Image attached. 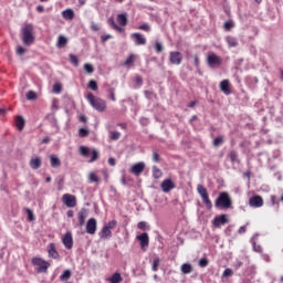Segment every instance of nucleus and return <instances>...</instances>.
I'll return each mask as SVG.
<instances>
[{
    "label": "nucleus",
    "instance_id": "57",
    "mask_svg": "<svg viewBox=\"0 0 283 283\" xmlns=\"http://www.w3.org/2000/svg\"><path fill=\"white\" fill-rule=\"evenodd\" d=\"M138 30H144L145 32H149V24L148 23H144L142 24Z\"/></svg>",
    "mask_w": 283,
    "mask_h": 283
},
{
    "label": "nucleus",
    "instance_id": "1",
    "mask_svg": "<svg viewBox=\"0 0 283 283\" xmlns=\"http://www.w3.org/2000/svg\"><path fill=\"white\" fill-rule=\"evenodd\" d=\"M22 43L24 45H32L34 43V25L27 23L22 27Z\"/></svg>",
    "mask_w": 283,
    "mask_h": 283
},
{
    "label": "nucleus",
    "instance_id": "53",
    "mask_svg": "<svg viewBox=\"0 0 283 283\" xmlns=\"http://www.w3.org/2000/svg\"><path fill=\"white\" fill-rule=\"evenodd\" d=\"M91 30H93V32H98L101 30V27L97 23L92 22Z\"/></svg>",
    "mask_w": 283,
    "mask_h": 283
},
{
    "label": "nucleus",
    "instance_id": "43",
    "mask_svg": "<svg viewBox=\"0 0 283 283\" xmlns=\"http://www.w3.org/2000/svg\"><path fill=\"white\" fill-rule=\"evenodd\" d=\"M78 135H80L82 138H85V137L90 136V130H88L87 128H80Z\"/></svg>",
    "mask_w": 283,
    "mask_h": 283
},
{
    "label": "nucleus",
    "instance_id": "5",
    "mask_svg": "<svg viewBox=\"0 0 283 283\" xmlns=\"http://www.w3.org/2000/svg\"><path fill=\"white\" fill-rule=\"evenodd\" d=\"M31 262L35 266L36 273H45L50 269V263L41 258H33Z\"/></svg>",
    "mask_w": 283,
    "mask_h": 283
},
{
    "label": "nucleus",
    "instance_id": "2",
    "mask_svg": "<svg viewBox=\"0 0 283 283\" xmlns=\"http://www.w3.org/2000/svg\"><path fill=\"white\" fill-rule=\"evenodd\" d=\"M232 205L233 200H231L229 192H220L214 202L217 209H231Z\"/></svg>",
    "mask_w": 283,
    "mask_h": 283
},
{
    "label": "nucleus",
    "instance_id": "25",
    "mask_svg": "<svg viewBox=\"0 0 283 283\" xmlns=\"http://www.w3.org/2000/svg\"><path fill=\"white\" fill-rule=\"evenodd\" d=\"M15 125L19 132H22V129L25 127V119L23 118V116H18L15 118Z\"/></svg>",
    "mask_w": 283,
    "mask_h": 283
},
{
    "label": "nucleus",
    "instance_id": "60",
    "mask_svg": "<svg viewBox=\"0 0 283 283\" xmlns=\"http://www.w3.org/2000/svg\"><path fill=\"white\" fill-rule=\"evenodd\" d=\"M108 165H111V167H114L116 165V159H114L113 157H111L108 159Z\"/></svg>",
    "mask_w": 283,
    "mask_h": 283
},
{
    "label": "nucleus",
    "instance_id": "3",
    "mask_svg": "<svg viewBox=\"0 0 283 283\" xmlns=\"http://www.w3.org/2000/svg\"><path fill=\"white\" fill-rule=\"evenodd\" d=\"M86 98L96 112H105V109H107V103H105V99L94 96L93 93H88Z\"/></svg>",
    "mask_w": 283,
    "mask_h": 283
},
{
    "label": "nucleus",
    "instance_id": "8",
    "mask_svg": "<svg viewBox=\"0 0 283 283\" xmlns=\"http://www.w3.org/2000/svg\"><path fill=\"white\" fill-rule=\"evenodd\" d=\"M212 224L213 227H217L218 229H220V227H223V224H229V219L227 214H220L219 217H216L212 220Z\"/></svg>",
    "mask_w": 283,
    "mask_h": 283
},
{
    "label": "nucleus",
    "instance_id": "22",
    "mask_svg": "<svg viewBox=\"0 0 283 283\" xmlns=\"http://www.w3.org/2000/svg\"><path fill=\"white\" fill-rule=\"evenodd\" d=\"M87 218V209L82 208L78 212V222L80 227H83L85 224V219Z\"/></svg>",
    "mask_w": 283,
    "mask_h": 283
},
{
    "label": "nucleus",
    "instance_id": "19",
    "mask_svg": "<svg viewBox=\"0 0 283 283\" xmlns=\"http://www.w3.org/2000/svg\"><path fill=\"white\" fill-rule=\"evenodd\" d=\"M98 235L103 240H107V239L112 238V230H109V228H106L104 226L103 229L99 231Z\"/></svg>",
    "mask_w": 283,
    "mask_h": 283
},
{
    "label": "nucleus",
    "instance_id": "64",
    "mask_svg": "<svg viewBox=\"0 0 283 283\" xmlns=\"http://www.w3.org/2000/svg\"><path fill=\"white\" fill-rule=\"evenodd\" d=\"M48 143H50V137L42 138V144L43 145H48Z\"/></svg>",
    "mask_w": 283,
    "mask_h": 283
},
{
    "label": "nucleus",
    "instance_id": "7",
    "mask_svg": "<svg viewBox=\"0 0 283 283\" xmlns=\"http://www.w3.org/2000/svg\"><path fill=\"white\" fill-rule=\"evenodd\" d=\"M62 202L70 209L76 207V197L74 195L65 193L62 197Z\"/></svg>",
    "mask_w": 283,
    "mask_h": 283
},
{
    "label": "nucleus",
    "instance_id": "49",
    "mask_svg": "<svg viewBox=\"0 0 283 283\" xmlns=\"http://www.w3.org/2000/svg\"><path fill=\"white\" fill-rule=\"evenodd\" d=\"M63 87L61 86V84H54L53 85V92H55V94H61Z\"/></svg>",
    "mask_w": 283,
    "mask_h": 283
},
{
    "label": "nucleus",
    "instance_id": "38",
    "mask_svg": "<svg viewBox=\"0 0 283 283\" xmlns=\"http://www.w3.org/2000/svg\"><path fill=\"white\" fill-rule=\"evenodd\" d=\"M27 101H36V93L34 91H29L27 93Z\"/></svg>",
    "mask_w": 283,
    "mask_h": 283
},
{
    "label": "nucleus",
    "instance_id": "61",
    "mask_svg": "<svg viewBox=\"0 0 283 283\" xmlns=\"http://www.w3.org/2000/svg\"><path fill=\"white\" fill-rule=\"evenodd\" d=\"M135 81H136L137 85H143V77L136 76Z\"/></svg>",
    "mask_w": 283,
    "mask_h": 283
},
{
    "label": "nucleus",
    "instance_id": "23",
    "mask_svg": "<svg viewBox=\"0 0 283 283\" xmlns=\"http://www.w3.org/2000/svg\"><path fill=\"white\" fill-rule=\"evenodd\" d=\"M49 256L56 260L59 258V252L56 251V245L54 243H50L49 245Z\"/></svg>",
    "mask_w": 283,
    "mask_h": 283
},
{
    "label": "nucleus",
    "instance_id": "63",
    "mask_svg": "<svg viewBox=\"0 0 283 283\" xmlns=\"http://www.w3.org/2000/svg\"><path fill=\"white\" fill-rule=\"evenodd\" d=\"M239 233H247V226H242V227L239 229Z\"/></svg>",
    "mask_w": 283,
    "mask_h": 283
},
{
    "label": "nucleus",
    "instance_id": "45",
    "mask_svg": "<svg viewBox=\"0 0 283 283\" xmlns=\"http://www.w3.org/2000/svg\"><path fill=\"white\" fill-rule=\"evenodd\" d=\"M109 138H111V140H118V138H120V133L109 132Z\"/></svg>",
    "mask_w": 283,
    "mask_h": 283
},
{
    "label": "nucleus",
    "instance_id": "34",
    "mask_svg": "<svg viewBox=\"0 0 283 283\" xmlns=\"http://www.w3.org/2000/svg\"><path fill=\"white\" fill-rule=\"evenodd\" d=\"M88 182H101V179L98 178V176H96V174L90 172Z\"/></svg>",
    "mask_w": 283,
    "mask_h": 283
},
{
    "label": "nucleus",
    "instance_id": "33",
    "mask_svg": "<svg viewBox=\"0 0 283 283\" xmlns=\"http://www.w3.org/2000/svg\"><path fill=\"white\" fill-rule=\"evenodd\" d=\"M234 27H235V23H233L232 20L226 21V22L223 23V29H224L227 32H229V30H231V29L234 28Z\"/></svg>",
    "mask_w": 283,
    "mask_h": 283
},
{
    "label": "nucleus",
    "instance_id": "4",
    "mask_svg": "<svg viewBox=\"0 0 283 283\" xmlns=\"http://www.w3.org/2000/svg\"><path fill=\"white\" fill-rule=\"evenodd\" d=\"M197 191L202 199V202L206 205L207 209L211 210L213 208V203L211 199H209V192H207V188L202 185L197 186Z\"/></svg>",
    "mask_w": 283,
    "mask_h": 283
},
{
    "label": "nucleus",
    "instance_id": "21",
    "mask_svg": "<svg viewBox=\"0 0 283 283\" xmlns=\"http://www.w3.org/2000/svg\"><path fill=\"white\" fill-rule=\"evenodd\" d=\"M106 282H109V283H120V282H123V276L120 275L119 272H115L111 277H108L106 280Z\"/></svg>",
    "mask_w": 283,
    "mask_h": 283
},
{
    "label": "nucleus",
    "instance_id": "48",
    "mask_svg": "<svg viewBox=\"0 0 283 283\" xmlns=\"http://www.w3.org/2000/svg\"><path fill=\"white\" fill-rule=\"evenodd\" d=\"M108 25H112V28L114 30H120V27H118V24H116V22L114 21V18L108 19Z\"/></svg>",
    "mask_w": 283,
    "mask_h": 283
},
{
    "label": "nucleus",
    "instance_id": "11",
    "mask_svg": "<svg viewBox=\"0 0 283 283\" xmlns=\"http://www.w3.org/2000/svg\"><path fill=\"white\" fill-rule=\"evenodd\" d=\"M160 188L164 191V193H169L171 191V189H176V184H174V181H171V179H165L160 184Z\"/></svg>",
    "mask_w": 283,
    "mask_h": 283
},
{
    "label": "nucleus",
    "instance_id": "29",
    "mask_svg": "<svg viewBox=\"0 0 283 283\" xmlns=\"http://www.w3.org/2000/svg\"><path fill=\"white\" fill-rule=\"evenodd\" d=\"M117 23H119V25H127V13H122L117 15Z\"/></svg>",
    "mask_w": 283,
    "mask_h": 283
},
{
    "label": "nucleus",
    "instance_id": "18",
    "mask_svg": "<svg viewBox=\"0 0 283 283\" xmlns=\"http://www.w3.org/2000/svg\"><path fill=\"white\" fill-rule=\"evenodd\" d=\"M219 87L221 92H223V94H226L227 96L231 94V90H229V80L221 81Z\"/></svg>",
    "mask_w": 283,
    "mask_h": 283
},
{
    "label": "nucleus",
    "instance_id": "62",
    "mask_svg": "<svg viewBox=\"0 0 283 283\" xmlns=\"http://www.w3.org/2000/svg\"><path fill=\"white\" fill-rule=\"evenodd\" d=\"M254 251H255L256 253H261V252H262V247L255 245V243H254Z\"/></svg>",
    "mask_w": 283,
    "mask_h": 283
},
{
    "label": "nucleus",
    "instance_id": "36",
    "mask_svg": "<svg viewBox=\"0 0 283 283\" xmlns=\"http://www.w3.org/2000/svg\"><path fill=\"white\" fill-rule=\"evenodd\" d=\"M71 63L75 66L78 67V56L74 55V54H70L69 55Z\"/></svg>",
    "mask_w": 283,
    "mask_h": 283
},
{
    "label": "nucleus",
    "instance_id": "17",
    "mask_svg": "<svg viewBox=\"0 0 283 283\" xmlns=\"http://www.w3.org/2000/svg\"><path fill=\"white\" fill-rule=\"evenodd\" d=\"M180 271L184 275H189V273H193V265L191 263H184L180 266Z\"/></svg>",
    "mask_w": 283,
    "mask_h": 283
},
{
    "label": "nucleus",
    "instance_id": "41",
    "mask_svg": "<svg viewBox=\"0 0 283 283\" xmlns=\"http://www.w3.org/2000/svg\"><path fill=\"white\" fill-rule=\"evenodd\" d=\"M199 266H200L201 269H205V268L209 266V259H207V258L200 259V260H199Z\"/></svg>",
    "mask_w": 283,
    "mask_h": 283
},
{
    "label": "nucleus",
    "instance_id": "9",
    "mask_svg": "<svg viewBox=\"0 0 283 283\" xmlns=\"http://www.w3.org/2000/svg\"><path fill=\"white\" fill-rule=\"evenodd\" d=\"M169 61L172 65H180V63H182V53L178 51L170 52Z\"/></svg>",
    "mask_w": 283,
    "mask_h": 283
},
{
    "label": "nucleus",
    "instance_id": "31",
    "mask_svg": "<svg viewBox=\"0 0 283 283\" xmlns=\"http://www.w3.org/2000/svg\"><path fill=\"white\" fill-rule=\"evenodd\" d=\"M228 158L229 160H231L232 163H240V159L238 158V153H235V150H231L228 154Z\"/></svg>",
    "mask_w": 283,
    "mask_h": 283
},
{
    "label": "nucleus",
    "instance_id": "30",
    "mask_svg": "<svg viewBox=\"0 0 283 283\" xmlns=\"http://www.w3.org/2000/svg\"><path fill=\"white\" fill-rule=\"evenodd\" d=\"M62 17H63V19H69V20L74 19V10H72V9L64 10L62 12Z\"/></svg>",
    "mask_w": 283,
    "mask_h": 283
},
{
    "label": "nucleus",
    "instance_id": "27",
    "mask_svg": "<svg viewBox=\"0 0 283 283\" xmlns=\"http://www.w3.org/2000/svg\"><path fill=\"white\" fill-rule=\"evenodd\" d=\"M51 160V167H53V169H56V167H61V159H59V157L52 155L50 157Z\"/></svg>",
    "mask_w": 283,
    "mask_h": 283
},
{
    "label": "nucleus",
    "instance_id": "6",
    "mask_svg": "<svg viewBox=\"0 0 283 283\" xmlns=\"http://www.w3.org/2000/svg\"><path fill=\"white\" fill-rule=\"evenodd\" d=\"M207 63L209 67H218L221 65L222 59H220L216 53H211L207 57Z\"/></svg>",
    "mask_w": 283,
    "mask_h": 283
},
{
    "label": "nucleus",
    "instance_id": "20",
    "mask_svg": "<svg viewBox=\"0 0 283 283\" xmlns=\"http://www.w3.org/2000/svg\"><path fill=\"white\" fill-rule=\"evenodd\" d=\"M41 165H43L41 157H35L30 160L31 169H40Z\"/></svg>",
    "mask_w": 283,
    "mask_h": 283
},
{
    "label": "nucleus",
    "instance_id": "56",
    "mask_svg": "<svg viewBox=\"0 0 283 283\" xmlns=\"http://www.w3.org/2000/svg\"><path fill=\"white\" fill-rule=\"evenodd\" d=\"M17 54L19 56H23V54H25V49H23V46H18Z\"/></svg>",
    "mask_w": 283,
    "mask_h": 283
},
{
    "label": "nucleus",
    "instance_id": "58",
    "mask_svg": "<svg viewBox=\"0 0 283 283\" xmlns=\"http://www.w3.org/2000/svg\"><path fill=\"white\" fill-rule=\"evenodd\" d=\"M138 229H142L143 231H145V229L147 228V222L142 221L137 224Z\"/></svg>",
    "mask_w": 283,
    "mask_h": 283
},
{
    "label": "nucleus",
    "instance_id": "10",
    "mask_svg": "<svg viewBox=\"0 0 283 283\" xmlns=\"http://www.w3.org/2000/svg\"><path fill=\"white\" fill-rule=\"evenodd\" d=\"M145 161H139L132 166L130 174H134V176H140L145 171Z\"/></svg>",
    "mask_w": 283,
    "mask_h": 283
},
{
    "label": "nucleus",
    "instance_id": "42",
    "mask_svg": "<svg viewBox=\"0 0 283 283\" xmlns=\"http://www.w3.org/2000/svg\"><path fill=\"white\" fill-rule=\"evenodd\" d=\"M88 88H90V90H93V92H96V90H98V84L96 83V81L91 80V81L88 82Z\"/></svg>",
    "mask_w": 283,
    "mask_h": 283
},
{
    "label": "nucleus",
    "instance_id": "24",
    "mask_svg": "<svg viewBox=\"0 0 283 283\" xmlns=\"http://www.w3.org/2000/svg\"><path fill=\"white\" fill-rule=\"evenodd\" d=\"M226 41H227L229 48H238V45H239L238 38H233V36L229 35L226 38Z\"/></svg>",
    "mask_w": 283,
    "mask_h": 283
},
{
    "label": "nucleus",
    "instance_id": "40",
    "mask_svg": "<svg viewBox=\"0 0 283 283\" xmlns=\"http://www.w3.org/2000/svg\"><path fill=\"white\" fill-rule=\"evenodd\" d=\"M25 211L28 213V221L29 222H34V220H35L34 212H32V210L30 208H27Z\"/></svg>",
    "mask_w": 283,
    "mask_h": 283
},
{
    "label": "nucleus",
    "instance_id": "39",
    "mask_svg": "<svg viewBox=\"0 0 283 283\" xmlns=\"http://www.w3.org/2000/svg\"><path fill=\"white\" fill-rule=\"evenodd\" d=\"M84 70L86 74H94V66L90 63L84 64Z\"/></svg>",
    "mask_w": 283,
    "mask_h": 283
},
{
    "label": "nucleus",
    "instance_id": "54",
    "mask_svg": "<svg viewBox=\"0 0 283 283\" xmlns=\"http://www.w3.org/2000/svg\"><path fill=\"white\" fill-rule=\"evenodd\" d=\"M132 63H134V55L130 54V55L126 59L124 65H132Z\"/></svg>",
    "mask_w": 283,
    "mask_h": 283
},
{
    "label": "nucleus",
    "instance_id": "51",
    "mask_svg": "<svg viewBox=\"0 0 283 283\" xmlns=\"http://www.w3.org/2000/svg\"><path fill=\"white\" fill-rule=\"evenodd\" d=\"M231 275H233V270L226 269L223 272V277H231Z\"/></svg>",
    "mask_w": 283,
    "mask_h": 283
},
{
    "label": "nucleus",
    "instance_id": "15",
    "mask_svg": "<svg viewBox=\"0 0 283 283\" xmlns=\"http://www.w3.org/2000/svg\"><path fill=\"white\" fill-rule=\"evenodd\" d=\"M86 233H90V235H94V233H96V219H88L86 223Z\"/></svg>",
    "mask_w": 283,
    "mask_h": 283
},
{
    "label": "nucleus",
    "instance_id": "37",
    "mask_svg": "<svg viewBox=\"0 0 283 283\" xmlns=\"http://www.w3.org/2000/svg\"><path fill=\"white\" fill-rule=\"evenodd\" d=\"M224 143V138L222 136H219L213 139V146L214 147H220Z\"/></svg>",
    "mask_w": 283,
    "mask_h": 283
},
{
    "label": "nucleus",
    "instance_id": "12",
    "mask_svg": "<svg viewBox=\"0 0 283 283\" xmlns=\"http://www.w3.org/2000/svg\"><path fill=\"white\" fill-rule=\"evenodd\" d=\"M249 205L254 209H259L260 207H263L264 200L260 196H254L249 200Z\"/></svg>",
    "mask_w": 283,
    "mask_h": 283
},
{
    "label": "nucleus",
    "instance_id": "35",
    "mask_svg": "<svg viewBox=\"0 0 283 283\" xmlns=\"http://www.w3.org/2000/svg\"><path fill=\"white\" fill-rule=\"evenodd\" d=\"M158 266H160V259L159 258H155L153 260V264H151L153 271H158Z\"/></svg>",
    "mask_w": 283,
    "mask_h": 283
},
{
    "label": "nucleus",
    "instance_id": "14",
    "mask_svg": "<svg viewBox=\"0 0 283 283\" xmlns=\"http://www.w3.org/2000/svg\"><path fill=\"white\" fill-rule=\"evenodd\" d=\"M137 240L140 242V247L144 251L149 247V234H147V232L137 235Z\"/></svg>",
    "mask_w": 283,
    "mask_h": 283
},
{
    "label": "nucleus",
    "instance_id": "52",
    "mask_svg": "<svg viewBox=\"0 0 283 283\" xmlns=\"http://www.w3.org/2000/svg\"><path fill=\"white\" fill-rule=\"evenodd\" d=\"M108 94H109L111 101H113V102L116 101V94H115L114 88H109Z\"/></svg>",
    "mask_w": 283,
    "mask_h": 283
},
{
    "label": "nucleus",
    "instance_id": "26",
    "mask_svg": "<svg viewBox=\"0 0 283 283\" xmlns=\"http://www.w3.org/2000/svg\"><path fill=\"white\" fill-rule=\"evenodd\" d=\"M65 45H67V38H65L64 35H60L57 38L56 48L62 49L65 48Z\"/></svg>",
    "mask_w": 283,
    "mask_h": 283
},
{
    "label": "nucleus",
    "instance_id": "55",
    "mask_svg": "<svg viewBox=\"0 0 283 283\" xmlns=\"http://www.w3.org/2000/svg\"><path fill=\"white\" fill-rule=\"evenodd\" d=\"M154 163H160V155L156 151L153 153Z\"/></svg>",
    "mask_w": 283,
    "mask_h": 283
},
{
    "label": "nucleus",
    "instance_id": "47",
    "mask_svg": "<svg viewBox=\"0 0 283 283\" xmlns=\"http://www.w3.org/2000/svg\"><path fill=\"white\" fill-rule=\"evenodd\" d=\"M116 224H118V221L117 220H112L108 222V224L104 226L106 227L108 230H112V229H116Z\"/></svg>",
    "mask_w": 283,
    "mask_h": 283
},
{
    "label": "nucleus",
    "instance_id": "50",
    "mask_svg": "<svg viewBox=\"0 0 283 283\" xmlns=\"http://www.w3.org/2000/svg\"><path fill=\"white\" fill-rule=\"evenodd\" d=\"M97 159H98V150L93 149V156H92L90 163H94Z\"/></svg>",
    "mask_w": 283,
    "mask_h": 283
},
{
    "label": "nucleus",
    "instance_id": "44",
    "mask_svg": "<svg viewBox=\"0 0 283 283\" xmlns=\"http://www.w3.org/2000/svg\"><path fill=\"white\" fill-rule=\"evenodd\" d=\"M80 153L85 157L87 158V156H90V149L85 146H81L80 147Z\"/></svg>",
    "mask_w": 283,
    "mask_h": 283
},
{
    "label": "nucleus",
    "instance_id": "46",
    "mask_svg": "<svg viewBox=\"0 0 283 283\" xmlns=\"http://www.w3.org/2000/svg\"><path fill=\"white\" fill-rule=\"evenodd\" d=\"M163 50H165V46H163V43L156 42L155 43V52H157V54H160V52H163Z\"/></svg>",
    "mask_w": 283,
    "mask_h": 283
},
{
    "label": "nucleus",
    "instance_id": "16",
    "mask_svg": "<svg viewBox=\"0 0 283 283\" xmlns=\"http://www.w3.org/2000/svg\"><path fill=\"white\" fill-rule=\"evenodd\" d=\"M132 39L135 40V45H145L147 43V39L140 33H133Z\"/></svg>",
    "mask_w": 283,
    "mask_h": 283
},
{
    "label": "nucleus",
    "instance_id": "13",
    "mask_svg": "<svg viewBox=\"0 0 283 283\" xmlns=\"http://www.w3.org/2000/svg\"><path fill=\"white\" fill-rule=\"evenodd\" d=\"M62 242L65 249H72L74 247V240L72 239V232H66L62 238Z\"/></svg>",
    "mask_w": 283,
    "mask_h": 283
},
{
    "label": "nucleus",
    "instance_id": "32",
    "mask_svg": "<svg viewBox=\"0 0 283 283\" xmlns=\"http://www.w3.org/2000/svg\"><path fill=\"white\" fill-rule=\"evenodd\" d=\"M70 277H72V271L65 270V271L61 274L60 280H61L62 282H67V280H69Z\"/></svg>",
    "mask_w": 283,
    "mask_h": 283
},
{
    "label": "nucleus",
    "instance_id": "28",
    "mask_svg": "<svg viewBox=\"0 0 283 283\" xmlns=\"http://www.w3.org/2000/svg\"><path fill=\"white\" fill-rule=\"evenodd\" d=\"M153 178H163V170L158 166H153Z\"/></svg>",
    "mask_w": 283,
    "mask_h": 283
},
{
    "label": "nucleus",
    "instance_id": "59",
    "mask_svg": "<svg viewBox=\"0 0 283 283\" xmlns=\"http://www.w3.org/2000/svg\"><path fill=\"white\" fill-rule=\"evenodd\" d=\"M109 39H112L111 34L102 35L103 43H105L106 41H109Z\"/></svg>",
    "mask_w": 283,
    "mask_h": 283
}]
</instances>
